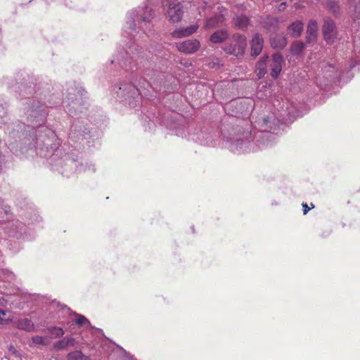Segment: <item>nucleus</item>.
Segmentation results:
<instances>
[{"label":"nucleus","mask_w":360,"mask_h":360,"mask_svg":"<svg viewBox=\"0 0 360 360\" xmlns=\"http://www.w3.org/2000/svg\"><path fill=\"white\" fill-rule=\"evenodd\" d=\"M283 58L280 53H276L272 56V62L271 63V75L273 77H277L282 70V64Z\"/></svg>","instance_id":"obj_12"},{"label":"nucleus","mask_w":360,"mask_h":360,"mask_svg":"<svg viewBox=\"0 0 360 360\" xmlns=\"http://www.w3.org/2000/svg\"><path fill=\"white\" fill-rule=\"evenodd\" d=\"M7 311L0 309V324H8L12 321L11 318H6Z\"/></svg>","instance_id":"obj_33"},{"label":"nucleus","mask_w":360,"mask_h":360,"mask_svg":"<svg viewBox=\"0 0 360 360\" xmlns=\"http://www.w3.org/2000/svg\"><path fill=\"white\" fill-rule=\"evenodd\" d=\"M162 4L170 21L175 23L181 20L184 11L179 0H162Z\"/></svg>","instance_id":"obj_5"},{"label":"nucleus","mask_w":360,"mask_h":360,"mask_svg":"<svg viewBox=\"0 0 360 360\" xmlns=\"http://www.w3.org/2000/svg\"><path fill=\"white\" fill-rule=\"evenodd\" d=\"M352 18L354 20H360V1L357 2L354 5V13L352 14Z\"/></svg>","instance_id":"obj_34"},{"label":"nucleus","mask_w":360,"mask_h":360,"mask_svg":"<svg viewBox=\"0 0 360 360\" xmlns=\"http://www.w3.org/2000/svg\"><path fill=\"white\" fill-rule=\"evenodd\" d=\"M1 109V111H2V113L0 112V127H1V125L3 124H5L6 122V118L5 117L6 114V112L4 109V107L2 106H0Z\"/></svg>","instance_id":"obj_35"},{"label":"nucleus","mask_w":360,"mask_h":360,"mask_svg":"<svg viewBox=\"0 0 360 360\" xmlns=\"http://www.w3.org/2000/svg\"><path fill=\"white\" fill-rule=\"evenodd\" d=\"M199 46L200 41L196 39H188L176 45L177 49L185 53H193L198 50Z\"/></svg>","instance_id":"obj_11"},{"label":"nucleus","mask_w":360,"mask_h":360,"mask_svg":"<svg viewBox=\"0 0 360 360\" xmlns=\"http://www.w3.org/2000/svg\"><path fill=\"white\" fill-rule=\"evenodd\" d=\"M210 68H215L216 66H218L219 64L217 63H208L207 64Z\"/></svg>","instance_id":"obj_41"},{"label":"nucleus","mask_w":360,"mask_h":360,"mask_svg":"<svg viewBox=\"0 0 360 360\" xmlns=\"http://www.w3.org/2000/svg\"><path fill=\"white\" fill-rule=\"evenodd\" d=\"M171 130L175 131V134L177 136L186 137L185 127L179 123H174L169 127Z\"/></svg>","instance_id":"obj_26"},{"label":"nucleus","mask_w":360,"mask_h":360,"mask_svg":"<svg viewBox=\"0 0 360 360\" xmlns=\"http://www.w3.org/2000/svg\"><path fill=\"white\" fill-rule=\"evenodd\" d=\"M3 304V301L1 300V299L0 298V305H2Z\"/></svg>","instance_id":"obj_45"},{"label":"nucleus","mask_w":360,"mask_h":360,"mask_svg":"<svg viewBox=\"0 0 360 360\" xmlns=\"http://www.w3.org/2000/svg\"><path fill=\"white\" fill-rule=\"evenodd\" d=\"M286 44V38L283 34H276L271 38V46L275 49H283Z\"/></svg>","instance_id":"obj_16"},{"label":"nucleus","mask_w":360,"mask_h":360,"mask_svg":"<svg viewBox=\"0 0 360 360\" xmlns=\"http://www.w3.org/2000/svg\"><path fill=\"white\" fill-rule=\"evenodd\" d=\"M155 17L154 0H146L143 6H139L129 11L126 15V21L122 28V36L129 39L127 49L117 51V53L110 60L111 64L117 63L126 70L139 71L141 75L146 76L150 81L142 76L139 80L120 82L113 86L112 91L116 98L124 105L136 107L141 102V98L149 96L150 89L160 91L155 84L154 77L157 74L155 57H150L147 51H143L150 34L152 33V20Z\"/></svg>","instance_id":"obj_2"},{"label":"nucleus","mask_w":360,"mask_h":360,"mask_svg":"<svg viewBox=\"0 0 360 360\" xmlns=\"http://www.w3.org/2000/svg\"><path fill=\"white\" fill-rule=\"evenodd\" d=\"M288 30L292 37H298L303 31V23L301 21L292 22L289 25Z\"/></svg>","instance_id":"obj_20"},{"label":"nucleus","mask_w":360,"mask_h":360,"mask_svg":"<svg viewBox=\"0 0 360 360\" xmlns=\"http://www.w3.org/2000/svg\"><path fill=\"white\" fill-rule=\"evenodd\" d=\"M75 91L74 89L69 91L67 100L63 102L65 111L69 115L75 114L76 108L80 105V101L76 96Z\"/></svg>","instance_id":"obj_8"},{"label":"nucleus","mask_w":360,"mask_h":360,"mask_svg":"<svg viewBox=\"0 0 360 360\" xmlns=\"http://www.w3.org/2000/svg\"><path fill=\"white\" fill-rule=\"evenodd\" d=\"M14 326L26 332H32L35 330V326L34 323L27 318H21L14 321Z\"/></svg>","instance_id":"obj_14"},{"label":"nucleus","mask_w":360,"mask_h":360,"mask_svg":"<svg viewBox=\"0 0 360 360\" xmlns=\"http://www.w3.org/2000/svg\"><path fill=\"white\" fill-rule=\"evenodd\" d=\"M46 330L51 334L52 338H55L63 337L65 334V330L63 328L58 326L49 327L46 329Z\"/></svg>","instance_id":"obj_25"},{"label":"nucleus","mask_w":360,"mask_h":360,"mask_svg":"<svg viewBox=\"0 0 360 360\" xmlns=\"http://www.w3.org/2000/svg\"><path fill=\"white\" fill-rule=\"evenodd\" d=\"M15 84L10 86L11 91L19 97L26 98L23 105V113L27 122L26 125L21 122L13 124L8 131V141L11 144L18 140L22 141L29 148H34L36 153L48 159L52 169L68 177L73 172L94 173L96 171L94 164L85 160L77 163L73 153H65L64 146L59 148L60 141L55 131L45 126L49 108L62 103L60 98L49 93L51 86L41 82L29 75L22 77V73L17 75Z\"/></svg>","instance_id":"obj_1"},{"label":"nucleus","mask_w":360,"mask_h":360,"mask_svg":"<svg viewBox=\"0 0 360 360\" xmlns=\"http://www.w3.org/2000/svg\"><path fill=\"white\" fill-rule=\"evenodd\" d=\"M233 22L236 27L244 30L249 24V19L245 15H237L233 18Z\"/></svg>","instance_id":"obj_22"},{"label":"nucleus","mask_w":360,"mask_h":360,"mask_svg":"<svg viewBox=\"0 0 360 360\" xmlns=\"http://www.w3.org/2000/svg\"><path fill=\"white\" fill-rule=\"evenodd\" d=\"M32 342L37 345H48L47 338L43 336L35 335L32 338Z\"/></svg>","instance_id":"obj_32"},{"label":"nucleus","mask_w":360,"mask_h":360,"mask_svg":"<svg viewBox=\"0 0 360 360\" xmlns=\"http://www.w3.org/2000/svg\"><path fill=\"white\" fill-rule=\"evenodd\" d=\"M225 20L222 14L215 15L207 20L206 26L208 27H216L221 25Z\"/></svg>","instance_id":"obj_21"},{"label":"nucleus","mask_w":360,"mask_h":360,"mask_svg":"<svg viewBox=\"0 0 360 360\" xmlns=\"http://www.w3.org/2000/svg\"><path fill=\"white\" fill-rule=\"evenodd\" d=\"M84 355L80 350H75L67 354V360H83Z\"/></svg>","instance_id":"obj_29"},{"label":"nucleus","mask_w":360,"mask_h":360,"mask_svg":"<svg viewBox=\"0 0 360 360\" xmlns=\"http://www.w3.org/2000/svg\"><path fill=\"white\" fill-rule=\"evenodd\" d=\"M229 36L226 30H219L212 33L210 37L212 43L218 44L225 41Z\"/></svg>","instance_id":"obj_17"},{"label":"nucleus","mask_w":360,"mask_h":360,"mask_svg":"<svg viewBox=\"0 0 360 360\" xmlns=\"http://www.w3.org/2000/svg\"><path fill=\"white\" fill-rule=\"evenodd\" d=\"M302 207H303V214H306L310 210V208L308 207V205L306 203H302Z\"/></svg>","instance_id":"obj_38"},{"label":"nucleus","mask_w":360,"mask_h":360,"mask_svg":"<svg viewBox=\"0 0 360 360\" xmlns=\"http://www.w3.org/2000/svg\"><path fill=\"white\" fill-rule=\"evenodd\" d=\"M64 325L69 326L70 324V321H68L66 323H63Z\"/></svg>","instance_id":"obj_44"},{"label":"nucleus","mask_w":360,"mask_h":360,"mask_svg":"<svg viewBox=\"0 0 360 360\" xmlns=\"http://www.w3.org/2000/svg\"><path fill=\"white\" fill-rule=\"evenodd\" d=\"M285 6H286V3H285V2H283V3H281V4H280V6H279V8H278V9H279V11H283V10H284V9H285Z\"/></svg>","instance_id":"obj_40"},{"label":"nucleus","mask_w":360,"mask_h":360,"mask_svg":"<svg viewBox=\"0 0 360 360\" xmlns=\"http://www.w3.org/2000/svg\"><path fill=\"white\" fill-rule=\"evenodd\" d=\"M12 226H15V236L16 237H22L25 235V237H27L26 230L27 227L22 223L16 221L15 223H13Z\"/></svg>","instance_id":"obj_24"},{"label":"nucleus","mask_w":360,"mask_h":360,"mask_svg":"<svg viewBox=\"0 0 360 360\" xmlns=\"http://www.w3.org/2000/svg\"><path fill=\"white\" fill-rule=\"evenodd\" d=\"M318 30V25L316 20H311L307 25V42L313 41L316 39V33Z\"/></svg>","instance_id":"obj_18"},{"label":"nucleus","mask_w":360,"mask_h":360,"mask_svg":"<svg viewBox=\"0 0 360 360\" xmlns=\"http://www.w3.org/2000/svg\"><path fill=\"white\" fill-rule=\"evenodd\" d=\"M198 26L196 25H192L186 27H179L174 30L172 32V35L174 38H182L191 35L197 31Z\"/></svg>","instance_id":"obj_13"},{"label":"nucleus","mask_w":360,"mask_h":360,"mask_svg":"<svg viewBox=\"0 0 360 360\" xmlns=\"http://www.w3.org/2000/svg\"><path fill=\"white\" fill-rule=\"evenodd\" d=\"M75 319L73 321V322L78 325L79 326H82L84 325L89 326L90 322L83 315L79 314H75Z\"/></svg>","instance_id":"obj_28"},{"label":"nucleus","mask_w":360,"mask_h":360,"mask_svg":"<svg viewBox=\"0 0 360 360\" xmlns=\"http://www.w3.org/2000/svg\"><path fill=\"white\" fill-rule=\"evenodd\" d=\"M267 60L268 57H262L256 65V69L257 71V75L259 78L263 77L266 72V66Z\"/></svg>","instance_id":"obj_23"},{"label":"nucleus","mask_w":360,"mask_h":360,"mask_svg":"<svg viewBox=\"0 0 360 360\" xmlns=\"http://www.w3.org/2000/svg\"><path fill=\"white\" fill-rule=\"evenodd\" d=\"M77 347V342L72 335H67L53 345V348L56 351L65 350L69 347L76 348Z\"/></svg>","instance_id":"obj_10"},{"label":"nucleus","mask_w":360,"mask_h":360,"mask_svg":"<svg viewBox=\"0 0 360 360\" xmlns=\"http://www.w3.org/2000/svg\"><path fill=\"white\" fill-rule=\"evenodd\" d=\"M232 43L224 47V51L237 57L242 56L246 48V37L243 34H236L232 37Z\"/></svg>","instance_id":"obj_6"},{"label":"nucleus","mask_w":360,"mask_h":360,"mask_svg":"<svg viewBox=\"0 0 360 360\" xmlns=\"http://www.w3.org/2000/svg\"><path fill=\"white\" fill-rule=\"evenodd\" d=\"M256 139L257 146L259 148H264L273 145L276 140V136L273 133L267 131L257 132L254 135Z\"/></svg>","instance_id":"obj_7"},{"label":"nucleus","mask_w":360,"mask_h":360,"mask_svg":"<svg viewBox=\"0 0 360 360\" xmlns=\"http://www.w3.org/2000/svg\"><path fill=\"white\" fill-rule=\"evenodd\" d=\"M206 140H207V143H209V142L212 143V140L211 139H210V137L208 136L206 137Z\"/></svg>","instance_id":"obj_43"},{"label":"nucleus","mask_w":360,"mask_h":360,"mask_svg":"<svg viewBox=\"0 0 360 360\" xmlns=\"http://www.w3.org/2000/svg\"><path fill=\"white\" fill-rule=\"evenodd\" d=\"M304 44L302 41L294 42L291 47L292 53L294 55H299L304 49Z\"/></svg>","instance_id":"obj_30"},{"label":"nucleus","mask_w":360,"mask_h":360,"mask_svg":"<svg viewBox=\"0 0 360 360\" xmlns=\"http://www.w3.org/2000/svg\"><path fill=\"white\" fill-rule=\"evenodd\" d=\"M1 277L4 280L12 282L15 280V276L12 271L8 269H3L1 271Z\"/></svg>","instance_id":"obj_31"},{"label":"nucleus","mask_w":360,"mask_h":360,"mask_svg":"<svg viewBox=\"0 0 360 360\" xmlns=\"http://www.w3.org/2000/svg\"><path fill=\"white\" fill-rule=\"evenodd\" d=\"M220 137L226 146L233 153H241L256 150L254 143H252V134L249 131H239L237 134H230L229 136L222 134Z\"/></svg>","instance_id":"obj_3"},{"label":"nucleus","mask_w":360,"mask_h":360,"mask_svg":"<svg viewBox=\"0 0 360 360\" xmlns=\"http://www.w3.org/2000/svg\"><path fill=\"white\" fill-rule=\"evenodd\" d=\"M324 39L328 43L333 42L336 37V26L334 21L330 18L324 20L323 25Z\"/></svg>","instance_id":"obj_9"},{"label":"nucleus","mask_w":360,"mask_h":360,"mask_svg":"<svg viewBox=\"0 0 360 360\" xmlns=\"http://www.w3.org/2000/svg\"><path fill=\"white\" fill-rule=\"evenodd\" d=\"M2 360H9L8 358L5 357V358H3Z\"/></svg>","instance_id":"obj_46"},{"label":"nucleus","mask_w":360,"mask_h":360,"mask_svg":"<svg viewBox=\"0 0 360 360\" xmlns=\"http://www.w3.org/2000/svg\"><path fill=\"white\" fill-rule=\"evenodd\" d=\"M90 133L89 121L86 118L79 117L74 120L70 127L68 143L75 149L79 143Z\"/></svg>","instance_id":"obj_4"},{"label":"nucleus","mask_w":360,"mask_h":360,"mask_svg":"<svg viewBox=\"0 0 360 360\" xmlns=\"http://www.w3.org/2000/svg\"><path fill=\"white\" fill-rule=\"evenodd\" d=\"M8 212V207L5 205L4 201L0 198V215L2 212L7 214Z\"/></svg>","instance_id":"obj_36"},{"label":"nucleus","mask_w":360,"mask_h":360,"mask_svg":"<svg viewBox=\"0 0 360 360\" xmlns=\"http://www.w3.org/2000/svg\"><path fill=\"white\" fill-rule=\"evenodd\" d=\"M329 11L336 17L339 16L341 13L340 4L336 1H330L328 3Z\"/></svg>","instance_id":"obj_27"},{"label":"nucleus","mask_w":360,"mask_h":360,"mask_svg":"<svg viewBox=\"0 0 360 360\" xmlns=\"http://www.w3.org/2000/svg\"><path fill=\"white\" fill-rule=\"evenodd\" d=\"M9 351H10L12 354H15V356H18V351H17V350L15 349V348L13 346H12V345H11V346H10V347H9Z\"/></svg>","instance_id":"obj_39"},{"label":"nucleus","mask_w":360,"mask_h":360,"mask_svg":"<svg viewBox=\"0 0 360 360\" xmlns=\"http://www.w3.org/2000/svg\"><path fill=\"white\" fill-rule=\"evenodd\" d=\"M264 40L259 34H255L251 41V54L257 56L263 49Z\"/></svg>","instance_id":"obj_15"},{"label":"nucleus","mask_w":360,"mask_h":360,"mask_svg":"<svg viewBox=\"0 0 360 360\" xmlns=\"http://www.w3.org/2000/svg\"><path fill=\"white\" fill-rule=\"evenodd\" d=\"M84 90L83 89H79L77 91V93L79 94L80 97H82L84 96Z\"/></svg>","instance_id":"obj_42"},{"label":"nucleus","mask_w":360,"mask_h":360,"mask_svg":"<svg viewBox=\"0 0 360 360\" xmlns=\"http://www.w3.org/2000/svg\"><path fill=\"white\" fill-rule=\"evenodd\" d=\"M263 122H264V124L266 125V126H269V124H271V117H264L263 118Z\"/></svg>","instance_id":"obj_37"},{"label":"nucleus","mask_w":360,"mask_h":360,"mask_svg":"<svg viewBox=\"0 0 360 360\" xmlns=\"http://www.w3.org/2000/svg\"><path fill=\"white\" fill-rule=\"evenodd\" d=\"M201 127L195 128L193 126H189L188 129V139L195 142L201 143L202 141Z\"/></svg>","instance_id":"obj_19"}]
</instances>
